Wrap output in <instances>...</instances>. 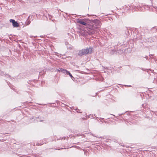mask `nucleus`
Here are the masks:
<instances>
[{"instance_id": "f257e3e1", "label": "nucleus", "mask_w": 157, "mask_h": 157, "mask_svg": "<svg viewBox=\"0 0 157 157\" xmlns=\"http://www.w3.org/2000/svg\"><path fill=\"white\" fill-rule=\"evenodd\" d=\"M90 25L87 26V28L90 29L89 32L88 33L89 34L91 35L95 33V30L99 28L101 25V24L99 20H96L94 21L93 23H91Z\"/></svg>"}, {"instance_id": "39448f33", "label": "nucleus", "mask_w": 157, "mask_h": 157, "mask_svg": "<svg viewBox=\"0 0 157 157\" xmlns=\"http://www.w3.org/2000/svg\"><path fill=\"white\" fill-rule=\"evenodd\" d=\"M59 71L63 73H65L66 74L68 75L71 78H73V77L71 73L66 69H64L61 68L60 69V70H59Z\"/></svg>"}, {"instance_id": "f03ea898", "label": "nucleus", "mask_w": 157, "mask_h": 157, "mask_svg": "<svg viewBox=\"0 0 157 157\" xmlns=\"http://www.w3.org/2000/svg\"><path fill=\"white\" fill-rule=\"evenodd\" d=\"M93 51L91 48H89L86 49H82L80 50L78 53V55L81 56L83 55L88 54H91Z\"/></svg>"}, {"instance_id": "7ed1b4c3", "label": "nucleus", "mask_w": 157, "mask_h": 157, "mask_svg": "<svg viewBox=\"0 0 157 157\" xmlns=\"http://www.w3.org/2000/svg\"><path fill=\"white\" fill-rule=\"evenodd\" d=\"M10 22L12 23V25L14 27H18V24L16 21L14 20L13 19H11L10 20Z\"/></svg>"}, {"instance_id": "20e7f679", "label": "nucleus", "mask_w": 157, "mask_h": 157, "mask_svg": "<svg viewBox=\"0 0 157 157\" xmlns=\"http://www.w3.org/2000/svg\"><path fill=\"white\" fill-rule=\"evenodd\" d=\"M78 22L79 23L83 25H84L86 26V27L88 31V32H89V30H90V29H89L87 28V26L88 25H90V24H87L85 22L83 21L81 19L78 20Z\"/></svg>"}, {"instance_id": "423d86ee", "label": "nucleus", "mask_w": 157, "mask_h": 157, "mask_svg": "<svg viewBox=\"0 0 157 157\" xmlns=\"http://www.w3.org/2000/svg\"><path fill=\"white\" fill-rule=\"evenodd\" d=\"M115 52V50H111V51H110V53L111 54V55H113L114 54V53Z\"/></svg>"}]
</instances>
